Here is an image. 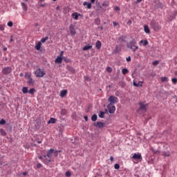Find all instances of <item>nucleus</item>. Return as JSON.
Here are the masks:
<instances>
[{
  "label": "nucleus",
  "instance_id": "12",
  "mask_svg": "<svg viewBox=\"0 0 177 177\" xmlns=\"http://www.w3.org/2000/svg\"><path fill=\"white\" fill-rule=\"evenodd\" d=\"M63 62V57H57V58L55 60V63H56V64H60L62 62Z\"/></svg>",
  "mask_w": 177,
  "mask_h": 177
},
{
  "label": "nucleus",
  "instance_id": "13",
  "mask_svg": "<svg viewBox=\"0 0 177 177\" xmlns=\"http://www.w3.org/2000/svg\"><path fill=\"white\" fill-rule=\"evenodd\" d=\"M69 30L71 35H75V28H74V26H73V25H71L69 26Z\"/></svg>",
  "mask_w": 177,
  "mask_h": 177
},
{
  "label": "nucleus",
  "instance_id": "24",
  "mask_svg": "<svg viewBox=\"0 0 177 177\" xmlns=\"http://www.w3.org/2000/svg\"><path fill=\"white\" fill-rule=\"evenodd\" d=\"M28 84L29 85H34V80H32V77L28 79Z\"/></svg>",
  "mask_w": 177,
  "mask_h": 177
},
{
  "label": "nucleus",
  "instance_id": "59",
  "mask_svg": "<svg viewBox=\"0 0 177 177\" xmlns=\"http://www.w3.org/2000/svg\"><path fill=\"white\" fill-rule=\"evenodd\" d=\"M91 3H95V0H91Z\"/></svg>",
  "mask_w": 177,
  "mask_h": 177
},
{
  "label": "nucleus",
  "instance_id": "52",
  "mask_svg": "<svg viewBox=\"0 0 177 177\" xmlns=\"http://www.w3.org/2000/svg\"><path fill=\"white\" fill-rule=\"evenodd\" d=\"M110 160H111V162H113L114 161V158L113 156H111Z\"/></svg>",
  "mask_w": 177,
  "mask_h": 177
},
{
  "label": "nucleus",
  "instance_id": "51",
  "mask_svg": "<svg viewBox=\"0 0 177 177\" xmlns=\"http://www.w3.org/2000/svg\"><path fill=\"white\" fill-rule=\"evenodd\" d=\"M127 62H131V57H128L127 58Z\"/></svg>",
  "mask_w": 177,
  "mask_h": 177
},
{
  "label": "nucleus",
  "instance_id": "63",
  "mask_svg": "<svg viewBox=\"0 0 177 177\" xmlns=\"http://www.w3.org/2000/svg\"><path fill=\"white\" fill-rule=\"evenodd\" d=\"M56 10H59V7H57V8H56Z\"/></svg>",
  "mask_w": 177,
  "mask_h": 177
},
{
  "label": "nucleus",
  "instance_id": "37",
  "mask_svg": "<svg viewBox=\"0 0 177 177\" xmlns=\"http://www.w3.org/2000/svg\"><path fill=\"white\" fill-rule=\"evenodd\" d=\"M4 124H6V121L4 119H1L0 120V125H4Z\"/></svg>",
  "mask_w": 177,
  "mask_h": 177
},
{
  "label": "nucleus",
  "instance_id": "62",
  "mask_svg": "<svg viewBox=\"0 0 177 177\" xmlns=\"http://www.w3.org/2000/svg\"><path fill=\"white\" fill-rule=\"evenodd\" d=\"M37 143H42V142L41 141H38Z\"/></svg>",
  "mask_w": 177,
  "mask_h": 177
},
{
  "label": "nucleus",
  "instance_id": "34",
  "mask_svg": "<svg viewBox=\"0 0 177 177\" xmlns=\"http://www.w3.org/2000/svg\"><path fill=\"white\" fill-rule=\"evenodd\" d=\"M163 156L165 157H169V156H171V153L169 151H168V152H163Z\"/></svg>",
  "mask_w": 177,
  "mask_h": 177
},
{
  "label": "nucleus",
  "instance_id": "43",
  "mask_svg": "<svg viewBox=\"0 0 177 177\" xmlns=\"http://www.w3.org/2000/svg\"><path fill=\"white\" fill-rule=\"evenodd\" d=\"M106 71L108 73H111L113 71V69L111 67H107L106 68Z\"/></svg>",
  "mask_w": 177,
  "mask_h": 177
},
{
  "label": "nucleus",
  "instance_id": "57",
  "mask_svg": "<svg viewBox=\"0 0 177 177\" xmlns=\"http://www.w3.org/2000/svg\"><path fill=\"white\" fill-rule=\"evenodd\" d=\"M3 49V50H5V51L8 50V48H6V47H4Z\"/></svg>",
  "mask_w": 177,
  "mask_h": 177
},
{
  "label": "nucleus",
  "instance_id": "38",
  "mask_svg": "<svg viewBox=\"0 0 177 177\" xmlns=\"http://www.w3.org/2000/svg\"><path fill=\"white\" fill-rule=\"evenodd\" d=\"M95 24H100V19L99 18H97L95 20Z\"/></svg>",
  "mask_w": 177,
  "mask_h": 177
},
{
  "label": "nucleus",
  "instance_id": "22",
  "mask_svg": "<svg viewBox=\"0 0 177 177\" xmlns=\"http://www.w3.org/2000/svg\"><path fill=\"white\" fill-rule=\"evenodd\" d=\"M140 110H143L144 111H146V105L142 102L140 104Z\"/></svg>",
  "mask_w": 177,
  "mask_h": 177
},
{
  "label": "nucleus",
  "instance_id": "26",
  "mask_svg": "<svg viewBox=\"0 0 177 177\" xmlns=\"http://www.w3.org/2000/svg\"><path fill=\"white\" fill-rule=\"evenodd\" d=\"M55 122H56V119L51 118L48 121V124H55Z\"/></svg>",
  "mask_w": 177,
  "mask_h": 177
},
{
  "label": "nucleus",
  "instance_id": "40",
  "mask_svg": "<svg viewBox=\"0 0 177 177\" xmlns=\"http://www.w3.org/2000/svg\"><path fill=\"white\" fill-rule=\"evenodd\" d=\"M7 25L8 26V27H13V22L10 21L8 22Z\"/></svg>",
  "mask_w": 177,
  "mask_h": 177
},
{
  "label": "nucleus",
  "instance_id": "10",
  "mask_svg": "<svg viewBox=\"0 0 177 177\" xmlns=\"http://www.w3.org/2000/svg\"><path fill=\"white\" fill-rule=\"evenodd\" d=\"M82 17V15L81 14H78V12H74L72 14V17L75 20H78V17Z\"/></svg>",
  "mask_w": 177,
  "mask_h": 177
},
{
  "label": "nucleus",
  "instance_id": "15",
  "mask_svg": "<svg viewBox=\"0 0 177 177\" xmlns=\"http://www.w3.org/2000/svg\"><path fill=\"white\" fill-rule=\"evenodd\" d=\"M95 48L98 50H100L102 48V42L100 41H97L95 43Z\"/></svg>",
  "mask_w": 177,
  "mask_h": 177
},
{
  "label": "nucleus",
  "instance_id": "64",
  "mask_svg": "<svg viewBox=\"0 0 177 177\" xmlns=\"http://www.w3.org/2000/svg\"><path fill=\"white\" fill-rule=\"evenodd\" d=\"M24 2H28V0H24Z\"/></svg>",
  "mask_w": 177,
  "mask_h": 177
},
{
  "label": "nucleus",
  "instance_id": "23",
  "mask_svg": "<svg viewBox=\"0 0 177 177\" xmlns=\"http://www.w3.org/2000/svg\"><path fill=\"white\" fill-rule=\"evenodd\" d=\"M84 6H87V9H91L92 8V4L91 3H88L86 1L84 2L83 3Z\"/></svg>",
  "mask_w": 177,
  "mask_h": 177
},
{
  "label": "nucleus",
  "instance_id": "6",
  "mask_svg": "<svg viewBox=\"0 0 177 177\" xmlns=\"http://www.w3.org/2000/svg\"><path fill=\"white\" fill-rule=\"evenodd\" d=\"M107 109L111 114H113V113H115V106L113 105V104H109Z\"/></svg>",
  "mask_w": 177,
  "mask_h": 177
},
{
  "label": "nucleus",
  "instance_id": "9",
  "mask_svg": "<svg viewBox=\"0 0 177 177\" xmlns=\"http://www.w3.org/2000/svg\"><path fill=\"white\" fill-rule=\"evenodd\" d=\"M94 125L97 128H104V123L102 122H96L94 123Z\"/></svg>",
  "mask_w": 177,
  "mask_h": 177
},
{
  "label": "nucleus",
  "instance_id": "48",
  "mask_svg": "<svg viewBox=\"0 0 177 177\" xmlns=\"http://www.w3.org/2000/svg\"><path fill=\"white\" fill-rule=\"evenodd\" d=\"M153 66H157V64H158V61H154L153 63H152Z\"/></svg>",
  "mask_w": 177,
  "mask_h": 177
},
{
  "label": "nucleus",
  "instance_id": "50",
  "mask_svg": "<svg viewBox=\"0 0 177 177\" xmlns=\"http://www.w3.org/2000/svg\"><path fill=\"white\" fill-rule=\"evenodd\" d=\"M118 24V23L113 21V26L114 27H117V25Z\"/></svg>",
  "mask_w": 177,
  "mask_h": 177
},
{
  "label": "nucleus",
  "instance_id": "3",
  "mask_svg": "<svg viewBox=\"0 0 177 177\" xmlns=\"http://www.w3.org/2000/svg\"><path fill=\"white\" fill-rule=\"evenodd\" d=\"M45 71H44V69H41V68H37L35 71V75H36V77H37L38 78H41L42 77H44V75H45Z\"/></svg>",
  "mask_w": 177,
  "mask_h": 177
},
{
  "label": "nucleus",
  "instance_id": "39",
  "mask_svg": "<svg viewBox=\"0 0 177 177\" xmlns=\"http://www.w3.org/2000/svg\"><path fill=\"white\" fill-rule=\"evenodd\" d=\"M66 113H67V111H66L65 109H62V110L61 111V114H62V115H66Z\"/></svg>",
  "mask_w": 177,
  "mask_h": 177
},
{
  "label": "nucleus",
  "instance_id": "42",
  "mask_svg": "<svg viewBox=\"0 0 177 177\" xmlns=\"http://www.w3.org/2000/svg\"><path fill=\"white\" fill-rule=\"evenodd\" d=\"M113 10H115V12H120V7L115 6Z\"/></svg>",
  "mask_w": 177,
  "mask_h": 177
},
{
  "label": "nucleus",
  "instance_id": "61",
  "mask_svg": "<svg viewBox=\"0 0 177 177\" xmlns=\"http://www.w3.org/2000/svg\"><path fill=\"white\" fill-rule=\"evenodd\" d=\"M26 147V149H29L30 147L26 146V147Z\"/></svg>",
  "mask_w": 177,
  "mask_h": 177
},
{
  "label": "nucleus",
  "instance_id": "7",
  "mask_svg": "<svg viewBox=\"0 0 177 177\" xmlns=\"http://www.w3.org/2000/svg\"><path fill=\"white\" fill-rule=\"evenodd\" d=\"M3 74H10L12 73V68L6 67L4 68L2 71Z\"/></svg>",
  "mask_w": 177,
  "mask_h": 177
},
{
  "label": "nucleus",
  "instance_id": "47",
  "mask_svg": "<svg viewBox=\"0 0 177 177\" xmlns=\"http://www.w3.org/2000/svg\"><path fill=\"white\" fill-rule=\"evenodd\" d=\"M37 168H42V165L41 163H37Z\"/></svg>",
  "mask_w": 177,
  "mask_h": 177
},
{
  "label": "nucleus",
  "instance_id": "30",
  "mask_svg": "<svg viewBox=\"0 0 177 177\" xmlns=\"http://www.w3.org/2000/svg\"><path fill=\"white\" fill-rule=\"evenodd\" d=\"M22 92H23V93H27V92H28V87H23L22 88Z\"/></svg>",
  "mask_w": 177,
  "mask_h": 177
},
{
  "label": "nucleus",
  "instance_id": "16",
  "mask_svg": "<svg viewBox=\"0 0 177 177\" xmlns=\"http://www.w3.org/2000/svg\"><path fill=\"white\" fill-rule=\"evenodd\" d=\"M144 31L146 32V34H150V28H149L147 25L144 26Z\"/></svg>",
  "mask_w": 177,
  "mask_h": 177
},
{
  "label": "nucleus",
  "instance_id": "49",
  "mask_svg": "<svg viewBox=\"0 0 177 177\" xmlns=\"http://www.w3.org/2000/svg\"><path fill=\"white\" fill-rule=\"evenodd\" d=\"M64 51H61L60 54H59V57H63V55H64Z\"/></svg>",
  "mask_w": 177,
  "mask_h": 177
},
{
  "label": "nucleus",
  "instance_id": "31",
  "mask_svg": "<svg viewBox=\"0 0 177 177\" xmlns=\"http://www.w3.org/2000/svg\"><path fill=\"white\" fill-rule=\"evenodd\" d=\"M122 74H124V75L128 74V73H129V71H128V69H127V68H123V69L122 70Z\"/></svg>",
  "mask_w": 177,
  "mask_h": 177
},
{
  "label": "nucleus",
  "instance_id": "36",
  "mask_svg": "<svg viewBox=\"0 0 177 177\" xmlns=\"http://www.w3.org/2000/svg\"><path fill=\"white\" fill-rule=\"evenodd\" d=\"M34 92H35V88H30V89L28 91V93H30V95L34 94Z\"/></svg>",
  "mask_w": 177,
  "mask_h": 177
},
{
  "label": "nucleus",
  "instance_id": "33",
  "mask_svg": "<svg viewBox=\"0 0 177 177\" xmlns=\"http://www.w3.org/2000/svg\"><path fill=\"white\" fill-rule=\"evenodd\" d=\"M48 39H49V37H46L45 38H42L41 39V41L40 42H42L43 44L46 42V41H48Z\"/></svg>",
  "mask_w": 177,
  "mask_h": 177
},
{
  "label": "nucleus",
  "instance_id": "2",
  "mask_svg": "<svg viewBox=\"0 0 177 177\" xmlns=\"http://www.w3.org/2000/svg\"><path fill=\"white\" fill-rule=\"evenodd\" d=\"M127 48L131 49L132 52H136L138 49H139V46H136V40L132 39L129 41V44L127 45Z\"/></svg>",
  "mask_w": 177,
  "mask_h": 177
},
{
  "label": "nucleus",
  "instance_id": "8",
  "mask_svg": "<svg viewBox=\"0 0 177 177\" xmlns=\"http://www.w3.org/2000/svg\"><path fill=\"white\" fill-rule=\"evenodd\" d=\"M139 45L140 46H147V45H149V41H147V39L140 40Z\"/></svg>",
  "mask_w": 177,
  "mask_h": 177
},
{
  "label": "nucleus",
  "instance_id": "35",
  "mask_svg": "<svg viewBox=\"0 0 177 177\" xmlns=\"http://www.w3.org/2000/svg\"><path fill=\"white\" fill-rule=\"evenodd\" d=\"M100 118H104V112L100 111L99 114Z\"/></svg>",
  "mask_w": 177,
  "mask_h": 177
},
{
  "label": "nucleus",
  "instance_id": "14",
  "mask_svg": "<svg viewBox=\"0 0 177 177\" xmlns=\"http://www.w3.org/2000/svg\"><path fill=\"white\" fill-rule=\"evenodd\" d=\"M67 95V90H62L60 91L59 96L61 97H64Z\"/></svg>",
  "mask_w": 177,
  "mask_h": 177
},
{
  "label": "nucleus",
  "instance_id": "58",
  "mask_svg": "<svg viewBox=\"0 0 177 177\" xmlns=\"http://www.w3.org/2000/svg\"><path fill=\"white\" fill-rule=\"evenodd\" d=\"M23 75H24L23 73H21L19 74V77H23Z\"/></svg>",
  "mask_w": 177,
  "mask_h": 177
},
{
  "label": "nucleus",
  "instance_id": "45",
  "mask_svg": "<svg viewBox=\"0 0 177 177\" xmlns=\"http://www.w3.org/2000/svg\"><path fill=\"white\" fill-rule=\"evenodd\" d=\"M171 81H172L173 84H176L177 83V79L176 78L171 79Z\"/></svg>",
  "mask_w": 177,
  "mask_h": 177
},
{
  "label": "nucleus",
  "instance_id": "55",
  "mask_svg": "<svg viewBox=\"0 0 177 177\" xmlns=\"http://www.w3.org/2000/svg\"><path fill=\"white\" fill-rule=\"evenodd\" d=\"M84 118L85 121H88V116H84Z\"/></svg>",
  "mask_w": 177,
  "mask_h": 177
},
{
  "label": "nucleus",
  "instance_id": "20",
  "mask_svg": "<svg viewBox=\"0 0 177 177\" xmlns=\"http://www.w3.org/2000/svg\"><path fill=\"white\" fill-rule=\"evenodd\" d=\"M133 84L134 86H143V82H142V81L138 82V83L133 82Z\"/></svg>",
  "mask_w": 177,
  "mask_h": 177
},
{
  "label": "nucleus",
  "instance_id": "53",
  "mask_svg": "<svg viewBox=\"0 0 177 177\" xmlns=\"http://www.w3.org/2000/svg\"><path fill=\"white\" fill-rule=\"evenodd\" d=\"M28 174V173H27V172H24V173H22V174L24 175V176H27Z\"/></svg>",
  "mask_w": 177,
  "mask_h": 177
},
{
  "label": "nucleus",
  "instance_id": "17",
  "mask_svg": "<svg viewBox=\"0 0 177 177\" xmlns=\"http://www.w3.org/2000/svg\"><path fill=\"white\" fill-rule=\"evenodd\" d=\"M41 45H42V44L41 43V41H39L38 43H37L35 46V48L36 49V50H39V49H41Z\"/></svg>",
  "mask_w": 177,
  "mask_h": 177
},
{
  "label": "nucleus",
  "instance_id": "18",
  "mask_svg": "<svg viewBox=\"0 0 177 177\" xmlns=\"http://www.w3.org/2000/svg\"><path fill=\"white\" fill-rule=\"evenodd\" d=\"M89 49H92V45L88 44L83 47L82 50H89Z\"/></svg>",
  "mask_w": 177,
  "mask_h": 177
},
{
  "label": "nucleus",
  "instance_id": "21",
  "mask_svg": "<svg viewBox=\"0 0 177 177\" xmlns=\"http://www.w3.org/2000/svg\"><path fill=\"white\" fill-rule=\"evenodd\" d=\"M102 5L104 8H109L110 6V1H105Z\"/></svg>",
  "mask_w": 177,
  "mask_h": 177
},
{
  "label": "nucleus",
  "instance_id": "28",
  "mask_svg": "<svg viewBox=\"0 0 177 177\" xmlns=\"http://www.w3.org/2000/svg\"><path fill=\"white\" fill-rule=\"evenodd\" d=\"M160 81H161L162 82H167V81H168V77H161Z\"/></svg>",
  "mask_w": 177,
  "mask_h": 177
},
{
  "label": "nucleus",
  "instance_id": "56",
  "mask_svg": "<svg viewBox=\"0 0 177 177\" xmlns=\"http://www.w3.org/2000/svg\"><path fill=\"white\" fill-rule=\"evenodd\" d=\"M140 2H142V0H137L136 1V3H140Z\"/></svg>",
  "mask_w": 177,
  "mask_h": 177
},
{
  "label": "nucleus",
  "instance_id": "4",
  "mask_svg": "<svg viewBox=\"0 0 177 177\" xmlns=\"http://www.w3.org/2000/svg\"><path fill=\"white\" fill-rule=\"evenodd\" d=\"M151 26L155 31H160V30H161V26L158 24V22H156V21H152L151 22Z\"/></svg>",
  "mask_w": 177,
  "mask_h": 177
},
{
  "label": "nucleus",
  "instance_id": "1",
  "mask_svg": "<svg viewBox=\"0 0 177 177\" xmlns=\"http://www.w3.org/2000/svg\"><path fill=\"white\" fill-rule=\"evenodd\" d=\"M59 153H60V151H55V149H50L47 151V155L39 156V158L44 162V164L48 165L50 162H53V157H57Z\"/></svg>",
  "mask_w": 177,
  "mask_h": 177
},
{
  "label": "nucleus",
  "instance_id": "25",
  "mask_svg": "<svg viewBox=\"0 0 177 177\" xmlns=\"http://www.w3.org/2000/svg\"><path fill=\"white\" fill-rule=\"evenodd\" d=\"M68 70L70 71V73H72L73 74L75 73V69H74V68L71 66H68Z\"/></svg>",
  "mask_w": 177,
  "mask_h": 177
},
{
  "label": "nucleus",
  "instance_id": "44",
  "mask_svg": "<svg viewBox=\"0 0 177 177\" xmlns=\"http://www.w3.org/2000/svg\"><path fill=\"white\" fill-rule=\"evenodd\" d=\"M0 30L1 31H3L5 30V25H0Z\"/></svg>",
  "mask_w": 177,
  "mask_h": 177
},
{
  "label": "nucleus",
  "instance_id": "41",
  "mask_svg": "<svg viewBox=\"0 0 177 177\" xmlns=\"http://www.w3.org/2000/svg\"><path fill=\"white\" fill-rule=\"evenodd\" d=\"M115 169H120V165L118 163L115 164Z\"/></svg>",
  "mask_w": 177,
  "mask_h": 177
},
{
  "label": "nucleus",
  "instance_id": "46",
  "mask_svg": "<svg viewBox=\"0 0 177 177\" xmlns=\"http://www.w3.org/2000/svg\"><path fill=\"white\" fill-rule=\"evenodd\" d=\"M66 176H71V173L70 171H66Z\"/></svg>",
  "mask_w": 177,
  "mask_h": 177
},
{
  "label": "nucleus",
  "instance_id": "60",
  "mask_svg": "<svg viewBox=\"0 0 177 177\" xmlns=\"http://www.w3.org/2000/svg\"><path fill=\"white\" fill-rule=\"evenodd\" d=\"M131 23H132V21H129L128 22V24H131Z\"/></svg>",
  "mask_w": 177,
  "mask_h": 177
},
{
  "label": "nucleus",
  "instance_id": "29",
  "mask_svg": "<svg viewBox=\"0 0 177 177\" xmlns=\"http://www.w3.org/2000/svg\"><path fill=\"white\" fill-rule=\"evenodd\" d=\"M0 133L1 135H2V136H6V131H5V130L3 129H0Z\"/></svg>",
  "mask_w": 177,
  "mask_h": 177
},
{
  "label": "nucleus",
  "instance_id": "27",
  "mask_svg": "<svg viewBox=\"0 0 177 177\" xmlns=\"http://www.w3.org/2000/svg\"><path fill=\"white\" fill-rule=\"evenodd\" d=\"M25 78L26 80H29V78H31V73H26L25 74Z\"/></svg>",
  "mask_w": 177,
  "mask_h": 177
},
{
  "label": "nucleus",
  "instance_id": "19",
  "mask_svg": "<svg viewBox=\"0 0 177 177\" xmlns=\"http://www.w3.org/2000/svg\"><path fill=\"white\" fill-rule=\"evenodd\" d=\"M21 6H22L23 10H24V12H27V10H28L27 4H26V3H24V2H21Z\"/></svg>",
  "mask_w": 177,
  "mask_h": 177
},
{
  "label": "nucleus",
  "instance_id": "32",
  "mask_svg": "<svg viewBox=\"0 0 177 177\" xmlns=\"http://www.w3.org/2000/svg\"><path fill=\"white\" fill-rule=\"evenodd\" d=\"M96 120H97V115L96 114L93 115V116L91 117V120L96 121Z\"/></svg>",
  "mask_w": 177,
  "mask_h": 177
},
{
  "label": "nucleus",
  "instance_id": "5",
  "mask_svg": "<svg viewBox=\"0 0 177 177\" xmlns=\"http://www.w3.org/2000/svg\"><path fill=\"white\" fill-rule=\"evenodd\" d=\"M108 101L109 102V104H115V103H117L118 102V98L114 95H111L108 99Z\"/></svg>",
  "mask_w": 177,
  "mask_h": 177
},
{
  "label": "nucleus",
  "instance_id": "54",
  "mask_svg": "<svg viewBox=\"0 0 177 177\" xmlns=\"http://www.w3.org/2000/svg\"><path fill=\"white\" fill-rule=\"evenodd\" d=\"M10 42H13V36H11V38L10 39Z\"/></svg>",
  "mask_w": 177,
  "mask_h": 177
},
{
  "label": "nucleus",
  "instance_id": "11",
  "mask_svg": "<svg viewBox=\"0 0 177 177\" xmlns=\"http://www.w3.org/2000/svg\"><path fill=\"white\" fill-rule=\"evenodd\" d=\"M132 158L133 160H142V155L140 153H134Z\"/></svg>",
  "mask_w": 177,
  "mask_h": 177
}]
</instances>
